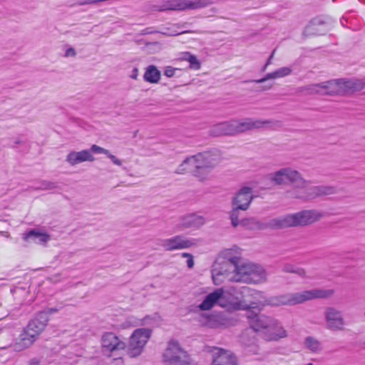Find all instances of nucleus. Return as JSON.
Segmentation results:
<instances>
[{"instance_id":"obj_1","label":"nucleus","mask_w":365,"mask_h":365,"mask_svg":"<svg viewBox=\"0 0 365 365\" xmlns=\"http://www.w3.org/2000/svg\"><path fill=\"white\" fill-rule=\"evenodd\" d=\"M269 180L276 185L291 184L297 188L304 190L302 192L294 195V197L303 200H309L335 192L334 187L331 186L318 185L308 187L309 181L304 178L300 172L292 167H283L270 173Z\"/></svg>"},{"instance_id":"obj_2","label":"nucleus","mask_w":365,"mask_h":365,"mask_svg":"<svg viewBox=\"0 0 365 365\" xmlns=\"http://www.w3.org/2000/svg\"><path fill=\"white\" fill-rule=\"evenodd\" d=\"M250 327L262 334L267 341H277L287 336V331L276 319L264 314H257L252 311L247 314Z\"/></svg>"},{"instance_id":"obj_3","label":"nucleus","mask_w":365,"mask_h":365,"mask_svg":"<svg viewBox=\"0 0 365 365\" xmlns=\"http://www.w3.org/2000/svg\"><path fill=\"white\" fill-rule=\"evenodd\" d=\"M324 216V213L319 210H304L271 219L266 222L265 227L272 229L304 227L319 221Z\"/></svg>"},{"instance_id":"obj_4","label":"nucleus","mask_w":365,"mask_h":365,"mask_svg":"<svg viewBox=\"0 0 365 365\" xmlns=\"http://www.w3.org/2000/svg\"><path fill=\"white\" fill-rule=\"evenodd\" d=\"M334 294V289H313L271 297L266 303L272 306L296 305L315 299H327Z\"/></svg>"},{"instance_id":"obj_5","label":"nucleus","mask_w":365,"mask_h":365,"mask_svg":"<svg viewBox=\"0 0 365 365\" xmlns=\"http://www.w3.org/2000/svg\"><path fill=\"white\" fill-rule=\"evenodd\" d=\"M230 260L233 266L232 282L260 284L266 282L267 273L262 267L251 263L238 265L237 257H232Z\"/></svg>"},{"instance_id":"obj_6","label":"nucleus","mask_w":365,"mask_h":365,"mask_svg":"<svg viewBox=\"0 0 365 365\" xmlns=\"http://www.w3.org/2000/svg\"><path fill=\"white\" fill-rule=\"evenodd\" d=\"M235 135L261 128H281L280 120L267 119L262 120L252 118L232 120Z\"/></svg>"},{"instance_id":"obj_7","label":"nucleus","mask_w":365,"mask_h":365,"mask_svg":"<svg viewBox=\"0 0 365 365\" xmlns=\"http://www.w3.org/2000/svg\"><path fill=\"white\" fill-rule=\"evenodd\" d=\"M222 257H218L214 262L211 273L213 282L216 285L228 281L233 277V266L230 260V251L226 250L222 253Z\"/></svg>"},{"instance_id":"obj_8","label":"nucleus","mask_w":365,"mask_h":365,"mask_svg":"<svg viewBox=\"0 0 365 365\" xmlns=\"http://www.w3.org/2000/svg\"><path fill=\"white\" fill-rule=\"evenodd\" d=\"M210 0H166L156 6L157 10L185 11L197 10L211 5Z\"/></svg>"},{"instance_id":"obj_9","label":"nucleus","mask_w":365,"mask_h":365,"mask_svg":"<svg viewBox=\"0 0 365 365\" xmlns=\"http://www.w3.org/2000/svg\"><path fill=\"white\" fill-rule=\"evenodd\" d=\"M151 329L140 328L135 329L130 337L127 353L130 357L140 356L151 336Z\"/></svg>"},{"instance_id":"obj_10","label":"nucleus","mask_w":365,"mask_h":365,"mask_svg":"<svg viewBox=\"0 0 365 365\" xmlns=\"http://www.w3.org/2000/svg\"><path fill=\"white\" fill-rule=\"evenodd\" d=\"M325 327L331 331H344L347 322L343 312L335 307H327L323 312Z\"/></svg>"},{"instance_id":"obj_11","label":"nucleus","mask_w":365,"mask_h":365,"mask_svg":"<svg viewBox=\"0 0 365 365\" xmlns=\"http://www.w3.org/2000/svg\"><path fill=\"white\" fill-rule=\"evenodd\" d=\"M210 353L211 365H239L237 356L230 350L214 346Z\"/></svg>"},{"instance_id":"obj_12","label":"nucleus","mask_w":365,"mask_h":365,"mask_svg":"<svg viewBox=\"0 0 365 365\" xmlns=\"http://www.w3.org/2000/svg\"><path fill=\"white\" fill-rule=\"evenodd\" d=\"M197 244V239L187 238L181 235H175L161 241V246L168 252L188 249L196 246Z\"/></svg>"},{"instance_id":"obj_13","label":"nucleus","mask_w":365,"mask_h":365,"mask_svg":"<svg viewBox=\"0 0 365 365\" xmlns=\"http://www.w3.org/2000/svg\"><path fill=\"white\" fill-rule=\"evenodd\" d=\"M197 165H201L206 168L212 170L221 161V153L217 149L198 153L194 155Z\"/></svg>"},{"instance_id":"obj_14","label":"nucleus","mask_w":365,"mask_h":365,"mask_svg":"<svg viewBox=\"0 0 365 365\" xmlns=\"http://www.w3.org/2000/svg\"><path fill=\"white\" fill-rule=\"evenodd\" d=\"M339 87V96H346L349 93L359 92L365 87V81L363 79L352 78H337Z\"/></svg>"},{"instance_id":"obj_15","label":"nucleus","mask_w":365,"mask_h":365,"mask_svg":"<svg viewBox=\"0 0 365 365\" xmlns=\"http://www.w3.org/2000/svg\"><path fill=\"white\" fill-rule=\"evenodd\" d=\"M101 348L103 352L111 353L123 350L126 347L125 343L113 332H105L101 338Z\"/></svg>"},{"instance_id":"obj_16","label":"nucleus","mask_w":365,"mask_h":365,"mask_svg":"<svg viewBox=\"0 0 365 365\" xmlns=\"http://www.w3.org/2000/svg\"><path fill=\"white\" fill-rule=\"evenodd\" d=\"M241 293L245 295L250 296L252 298L253 301L250 302V304H242L241 302L237 303L235 307L238 309H250L257 307L258 305H268L266 302L267 299H264V293L261 291L252 289L247 287H242L241 288Z\"/></svg>"},{"instance_id":"obj_17","label":"nucleus","mask_w":365,"mask_h":365,"mask_svg":"<svg viewBox=\"0 0 365 365\" xmlns=\"http://www.w3.org/2000/svg\"><path fill=\"white\" fill-rule=\"evenodd\" d=\"M253 194L252 188L250 187H242L240 188L233 197L232 200V205L240 208L241 210H247L253 200Z\"/></svg>"},{"instance_id":"obj_18","label":"nucleus","mask_w":365,"mask_h":365,"mask_svg":"<svg viewBox=\"0 0 365 365\" xmlns=\"http://www.w3.org/2000/svg\"><path fill=\"white\" fill-rule=\"evenodd\" d=\"M206 222L204 216L197 215L195 212L185 214L179 218V227L180 230L194 229L197 230L202 227Z\"/></svg>"},{"instance_id":"obj_19","label":"nucleus","mask_w":365,"mask_h":365,"mask_svg":"<svg viewBox=\"0 0 365 365\" xmlns=\"http://www.w3.org/2000/svg\"><path fill=\"white\" fill-rule=\"evenodd\" d=\"M224 294L225 292L222 288L215 289L205 297L202 303L199 304V309L207 311L211 309L216 304L224 307Z\"/></svg>"},{"instance_id":"obj_20","label":"nucleus","mask_w":365,"mask_h":365,"mask_svg":"<svg viewBox=\"0 0 365 365\" xmlns=\"http://www.w3.org/2000/svg\"><path fill=\"white\" fill-rule=\"evenodd\" d=\"M240 210V208H237L236 206H232V208L230 212V218L231 220L232 225L234 227H236L237 226L242 225L243 226H249L250 228H253L255 227L259 229L269 228L268 227H265L266 223H259V222L256 221V220L254 218L244 219L240 220L239 217Z\"/></svg>"},{"instance_id":"obj_21","label":"nucleus","mask_w":365,"mask_h":365,"mask_svg":"<svg viewBox=\"0 0 365 365\" xmlns=\"http://www.w3.org/2000/svg\"><path fill=\"white\" fill-rule=\"evenodd\" d=\"M94 160V156L88 150H72L66 157V162L71 166H75L84 162H93Z\"/></svg>"},{"instance_id":"obj_22","label":"nucleus","mask_w":365,"mask_h":365,"mask_svg":"<svg viewBox=\"0 0 365 365\" xmlns=\"http://www.w3.org/2000/svg\"><path fill=\"white\" fill-rule=\"evenodd\" d=\"M48 322V319L47 318L46 314L38 312L36 317L29 322L26 328L36 336L38 337L45 329Z\"/></svg>"},{"instance_id":"obj_23","label":"nucleus","mask_w":365,"mask_h":365,"mask_svg":"<svg viewBox=\"0 0 365 365\" xmlns=\"http://www.w3.org/2000/svg\"><path fill=\"white\" fill-rule=\"evenodd\" d=\"M37 339V336L25 328L12 345L13 349L16 351H23L30 347Z\"/></svg>"},{"instance_id":"obj_24","label":"nucleus","mask_w":365,"mask_h":365,"mask_svg":"<svg viewBox=\"0 0 365 365\" xmlns=\"http://www.w3.org/2000/svg\"><path fill=\"white\" fill-rule=\"evenodd\" d=\"M25 242H34L37 244L45 245L51 239V237L46 232H41L38 230H31L26 233H24L22 237Z\"/></svg>"},{"instance_id":"obj_25","label":"nucleus","mask_w":365,"mask_h":365,"mask_svg":"<svg viewBox=\"0 0 365 365\" xmlns=\"http://www.w3.org/2000/svg\"><path fill=\"white\" fill-rule=\"evenodd\" d=\"M317 86L318 95L339 96L337 78L319 83Z\"/></svg>"},{"instance_id":"obj_26","label":"nucleus","mask_w":365,"mask_h":365,"mask_svg":"<svg viewBox=\"0 0 365 365\" xmlns=\"http://www.w3.org/2000/svg\"><path fill=\"white\" fill-rule=\"evenodd\" d=\"M210 133L214 136L234 135L235 133L232 120L220 123L213 125L210 130Z\"/></svg>"},{"instance_id":"obj_27","label":"nucleus","mask_w":365,"mask_h":365,"mask_svg":"<svg viewBox=\"0 0 365 365\" xmlns=\"http://www.w3.org/2000/svg\"><path fill=\"white\" fill-rule=\"evenodd\" d=\"M161 77L160 71L154 65L148 66L143 75L145 81L150 83H157L159 82Z\"/></svg>"},{"instance_id":"obj_28","label":"nucleus","mask_w":365,"mask_h":365,"mask_svg":"<svg viewBox=\"0 0 365 365\" xmlns=\"http://www.w3.org/2000/svg\"><path fill=\"white\" fill-rule=\"evenodd\" d=\"M212 170L206 168L201 165H197L195 163L192 173L193 176L197 178L200 181H205L208 179Z\"/></svg>"},{"instance_id":"obj_29","label":"nucleus","mask_w":365,"mask_h":365,"mask_svg":"<svg viewBox=\"0 0 365 365\" xmlns=\"http://www.w3.org/2000/svg\"><path fill=\"white\" fill-rule=\"evenodd\" d=\"M306 349L314 353L319 352L322 350L321 342L313 336H307L304 342Z\"/></svg>"},{"instance_id":"obj_30","label":"nucleus","mask_w":365,"mask_h":365,"mask_svg":"<svg viewBox=\"0 0 365 365\" xmlns=\"http://www.w3.org/2000/svg\"><path fill=\"white\" fill-rule=\"evenodd\" d=\"M195 163V161L193 155L187 157L178 167V168L175 170V173L184 174L187 173L188 170L193 169Z\"/></svg>"},{"instance_id":"obj_31","label":"nucleus","mask_w":365,"mask_h":365,"mask_svg":"<svg viewBox=\"0 0 365 365\" xmlns=\"http://www.w3.org/2000/svg\"><path fill=\"white\" fill-rule=\"evenodd\" d=\"M322 26L324 24H308L304 29V34L307 36L323 34Z\"/></svg>"},{"instance_id":"obj_32","label":"nucleus","mask_w":365,"mask_h":365,"mask_svg":"<svg viewBox=\"0 0 365 365\" xmlns=\"http://www.w3.org/2000/svg\"><path fill=\"white\" fill-rule=\"evenodd\" d=\"M12 338L6 330L0 331V349H4L11 346Z\"/></svg>"},{"instance_id":"obj_33","label":"nucleus","mask_w":365,"mask_h":365,"mask_svg":"<svg viewBox=\"0 0 365 365\" xmlns=\"http://www.w3.org/2000/svg\"><path fill=\"white\" fill-rule=\"evenodd\" d=\"M317 83L309 84L297 88V92L307 95H318Z\"/></svg>"},{"instance_id":"obj_34","label":"nucleus","mask_w":365,"mask_h":365,"mask_svg":"<svg viewBox=\"0 0 365 365\" xmlns=\"http://www.w3.org/2000/svg\"><path fill=\"white\" fill-rule=\"evenodd\" d=\"M58 187V184L55 182L43 180L40 182V185L35 188V190H51L57 189Z\"/></svg>"},{"instance_id":"obj_35","label":"nucleus","mask_w":365,"mask_h":365,"mask_svg":"<svg viewBox=\"0 0 365 365\" xmlns=\"http://www.w3.org/2000/svg\"><path fill=\"white\" fill-rule=\"evenodd\" d=\"M279 78L277 71L267 73L263 78L257 80H250L245 82H255L256 83H262L268 80Z\"/></svg>"},{"instance_id":"obj_36","label":"nucleus","mask_w":365,"mask_h":365,"mask_svg":"<svg viewBox=\"0 0 365 365\" xmlns=\"http://www.w3.org/2000/svg\"><path fill=\"white\" fill-rule=\"evenodd\" d=\"M188 56V61L189 63H190V68L191 69H194V70H199L200 68V61L197 58V57L194 55H191V56Z\"/></svg>"},{"instance_id":"obj_37","label":"nucleus","mask_w":365,"mask_h":365,"mask_svg":"<svg viewBox=\"0 0 365 365\" xmlns=\"http://www.w3.org/2000/svg\"><path fill=\"white\" fill-rule=\"evenodd\" d=\"M160 32L163 34L166 35V36H178V35H180V34H182L187 33L188 31H185V30H180V29H179V28H178V29H173L168 28V29H165V31H160Z\"/></svg>"},{"instance_id":"obj_38","label":"nucleus","mask_w":365,"mask_h":365,"mask_svg":"<svg viewBox=\"0 0 365 365\" xmlns=\"http://www.w3.org/2000/svg\"><path fill=\"white\" fill-rule=\"evenodd\" d=\"M88 150L91 152V153H101L104 155L109 154L108 150L100 147L97 145H92Z\"/></svg>"},{"instance_id":"obj_39","label":"nucleus","mask_w":365,"mask_h":365,"mask_svg":"<svg viewBox=\"0 0 365 365\" xmlns=\"http://www.w3.org/2000/svg\"><path fill=\"white\" fill-rule=\"evenodd\" d=\"M276 71L279 78L289 76L292 71V68L289 67H282Z\"/></svg>"},{"instance_id":"obj_40","label":"nucleus","mask_w":365,"mask_h":365,"mask_svg":"<svg viewBox=\"0 0 365 365\" xmlns=\"http://www.w3.org/2000/svg\"><path fill=\"white\" fill-rule=\"evenodd\" d=\"M181 256L182 257L187 259V266L188 267V268L191 269L194 267L195 262L193 259V256L191 254L187 253V252H183V253H182Z\"/></svg>"},{"instance_id":"obj_41","label":"nucleus","mask_w":365,"mask_h":365,"mask_svg":"<svg viewBox=\"0 0 365 365\" xmlns=\"http://www.w3.org/2000/svg\"><path fill=\"white\" fill-rule=\"evenodd\" d=\"M178 70L180 69L172 66H166L164 70V75L168 78H171L175 76V71Z\"/></svg>"},{"instance_id":"obj_42","label":"nucleus","mask_w":365,"mask_h":365,"mask_svg":"<svg viewBox=\"0 0 365 365\" xmlns=\"http://www.w3.org/2000/svg\"><path fill=\"white\" fill-rule=\"evenodd\" d=\"M296 267H297L294 266V264L287 263L282 266V272H284L285 273H293L294 274Z\"/></svg>"},{"instance_id":"obj_43","label":"nucleus","mask_w":365,"mask_h":365,"mask_svg":"<svg viewBox=\"0 0 365 365\" xmlns=\"http://www.w3.org/2000/svg\"><path fill=\"white\" fill-rule=\"evenodd\" d=\"M294 274L298 275L302 279H307L308 277L307 274V271L302 267H297Z\"/></svg>"},{"instance_id":"obj_44","label":"nucleus","mask_w":365,"mask_h":365,"mask_svg":"<svg viewBox=\"0 0 365 365\" xmlns=\"http://www.w3.org/2000/svg\"><path fill=\"white\" fill-rule=\"evenodd\" d=\"M106 155L112 161V163L114 165H118V166H120L122 165V160L118 159L114 155L111 154L110 152H109V154H106Z\"/></svg>"},{"instance_id":"obj_45","label":"nucleus","mask_w":365,"mask_h":365,"mask_svg":"<svg viewBox=\"0 0 365 365\" xmlns=\"http://www.w3.org/2000/svg\"><path fill=\"white\" fill-rule=\"evenodd\" d=\"M76 55V51L73 48H68L66 50L64 56L74 57Z\"/></svg>"},{"instance_id":"obj_46","label":"nucleus","mask_w":365,"mask_h":365,"mask_svg":"<svg viewBox=\"0 0 365 365\" xmlns=\"http://www.w3.org/2000/svg\"><path fill=\"white\" fill-rule=\"evenodd\" d=\"M58 312V309L56 308H47L43 311H41L40 312H43L46 314L47 318L49 319V315L56 313Z\"/></svg>"},{"instance_id":"obj_47","label":"nucleus","mask_w":365,"mask_h":365,"mask_svg":"<svg viewBox=\"0 0 365 365\" xmlns=\"http://www.w3.org/2000/svg\"><path fill=\"white\" fill-rule=\"evenodd\" d=\"M138 69L137 68H134L132 70V72H131V74H130V77L132 79L136 80L138 78Z\"/></svg>"},{"instance_id":"obj_48","label":"nucleus","mask_w":365,"mask_h":365,"mask_svg":"<svg viewBox=\"0 0 365 365\" xmlns=\"http://www.w3.org/2000/svg\"><path fill=\"white\" fill-rule=\"evenodd\" d=\"M191 55L192 54L190 53H189V52L182 53H181V56L179 58V59L182 60V61H188V56H191Z\"/></svg>"},{"instance_id":"obj_49","label":"nucleus","mask_w":365,"mask_h":365,"mask_svg":"<svg viewBox=\"0 0 365 365\" xmlns=\"http://www.w3.org/2000/svg\"><path fill=\"white\" fill-rule=\"evenodd\" d=\"M273 86V84L272 83H269V84H267V85H264V86H261L260 88V91H268L269 89H271Z\"/></svg>"},{"instance_id":"obj_50","label":"nucleus","mask_w":365,"mask_h":365,"mask_svg":"<svg viewBox=\"0 0 365 365\" xmlns=\"http://www.w3.org/2000/svg\"><path fill=\"white\" fill-rule=\"evenodd\" d=\"M274 53H275V50H274L272 53V54L270 55V56L269 57V58L267 59V65H270L272 63V60L274 57Z\"/></svg>"},{"instance_id":"obj_51","label":"nucleus","mask_w":365,"mask_h":365,"mask_svg":"<svg viewBox=\"0 0 365 365\" xmlns=\"http://www.w3.org/2000/svg\"><path fill=\"white\" fill-rule=\"evenodd\" d=\"M153 33V31L149 30L148 29L145 30L143 34H152Z\"/></svg>"},{"instance_id":"obj_52","label":"nucleus","mask_w":365,"mask_h":365,"mask_svg":"<svg viewBox=\"0 0 365 365\" xmlns=\"http://www.w3.org/2000/svg\"><path fill=\"white\" fill-rule=\"evenodd\" d=\"M269 65H267V63L264 64V66L262 68V71L264 72L267 70V68Z\"/></svg>"},{"instance_id":"obj_53","label":"nucleus","mask_w":365,"mask_h":365,"mask_svg":"<svg viewBox=\"0 0 365 365\" xmlns=\"http://www.w3.org/2000/svg\"><path fill=\"white\" fill-rule=\"evenodd\" d=\"M343 21H348L349 19L345 16H342L341 19H340V21L342 22Z\"/></svg>"},{"instance_id":"obj_54","label":"nucleus","mask_w":365,"mask_h":365,"mask_svg":"<svg viewBox=\"0 0 365 365\" xmlns=\"http://www.w3.org/2000/svg\"><path fill=\"white\" fill-rule=\"evenodd\" d=\"M15 143H17V144H18V143H21V140H17Z\"/></svg>"},{"instance_id":"obj_55","label":"nucleus","mask_w":365,"mask_h":365,"mask_svg":"<svg viewBox=\"0 0 365 365\" xmlns=\"http://www.w3.org/2000/svg\"><path fill=\"white\" fill-rule=\"evenodd\" d=\"M308 365H312V364H311V363H310V364H309Z\"/></svg>"}]
</instances>
